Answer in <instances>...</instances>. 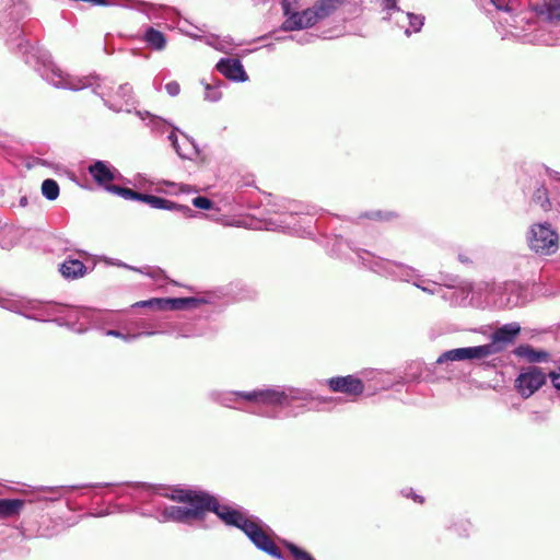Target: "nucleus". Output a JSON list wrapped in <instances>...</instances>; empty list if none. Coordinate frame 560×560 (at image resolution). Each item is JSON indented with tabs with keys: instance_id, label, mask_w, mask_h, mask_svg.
I'll use <instances>...</instances> for the list:
<instances>
[{
	"instance_id": "9d476101",
	"label": "nucleus",
	"mask_w": 560,
	"mask_h": 560,
	"mask_svg": "<svg viewBox=\"0 0 560 560\" xmlns=\"http://www.w3.org/2000/svg\"><path fill=\"white\" fill-rule=\"evenodd\" d=\"M497 352L495 346L492 343L466 347V348H456L451 349L443 352L438 359V364H443L445 362L453 361H474L481 360L488 358L489 355Z\"/></svg>"
},
{
	"instance_id": "6e6552de",
	"label": "nucleus",
	"mask_w": 560,
	"mask_h": 560,
	"mask_svg": "<svg viewBox=\"0 0 560 560\" xmlns=\"http://www.w3.org/2000/svg\"><path fill=\"white\" fill-rule=\"evenodd\" d=\"M558 234L549 223L533 224L528 234L529 248L538 255L549 256L558 248Z\"/></svg>"
},
{
	"instance_id": "4be33fe9",
	"label": "nucleus",
	"mask_w": 560,
	"mask_h": 560,
	"mask_svg": "<svg viewBox=\"0 0 560 560\" xmlns=\"http://www.w3.org/2000/svg\"><path fill=\"white\" fill-rule=\"evenodd\" d=\"M142 40L145 43L148 48L155 51L164 50L167 45V39L164 33L153 26H149L144 30Z\"/></svg>"
},
{
	"instance_id": "f3484780",
	"label": "nucleus",
	"mask_w": 560,
	"mask_h": 560,
	"mask_svg": "<svg viewBox=\"0 0 560 560\" xmlns=\"http://www.w3.org/2000/svg\"><path fill=\"white\" fill-rule=\"evenodd\" d=\"M299 211L292 210L290 212H284L280 214V218L276 222H270V230H281L288 233L296 234L299 236L311 235V231H306V229L302 228L298 224L295 215L299 214Z\"/></svg>"
},
{
	"instance_id": "393cba45",
	"label": "nucleus",
	"mask_w": 560,
	"mask_h": 560,
	"mask_svg": "<svg viewBox=\"0 0 560 560\" xmlns=\"http://www.w3.org/2000/svg\"><path fill=\"white\" fill-rule=\"evenodd\" d=\"M521 331V326L517 323H509L501 327H499L493 334H492V341L493 346L494 343L502 342V343H509L512 342L516 336Z\"/></svg>"
},
{
	"instance_id": "49530a36",
	"label": "nucleus",
	"mask_w": 560,
	"mask_h": 560,
	"mask_svg": "<svg viewBox=\"0 0 560 560\" xmlns=\"http://www.w3.org/2000/svg\"><path fill=\"white\" fill-rule=\"evenodd\" d=\"M19 205L21 207H26L27 206V197L26 196H22L19 200Z\"/></svg>"
},
{
	"instance_id": "0eeeda50",
	"label": "nucleus",
	"mask_w": 560,
	"mask_h": 560,
	"mask_svg": "<svg viewBox=\"0 0 560 560\" xmlns=\"http://www.w3.org/2000/svg\"><path fill=\"white\" fill-rule=\"evenodd\" d=\"M0 307L9 311L20 313L27 318L36 320H50L51 315L55 313L57 306L50 303H43L35 300L27 299H7L0 296Z\"/></svg>"
},
{
	"instance_id": "f03ea898",
	"label": "nucleus",
	"mask_w": 560,
	"mask_h": 560,
	"mask_svg": "<svg viewBox=\"0 0 560 560\" xmlns=\"http://www.w3.org/2000/svg\"><path fill=\"white\" fill-rule=\"evenodd\" d=\"M0 34L7 42L18 40L16 47L24 56L25 62L31 66L39 75L58 89L79 91L92 88L93 93L98 95L104 104L113 92V84L107 79L97 77H72L61 70L51 59L48 50L36 45H31L24 37L16 21L15 7L0 11Z\"/></svg>"
},
{
	"instance_id": "b1692460",
	"label": "nucleus",
	"mask_w": 560,
	"mask_h": 560,
	"mask_svg": "<svg viewBox=\"0 0 560 560\" xmlns=\"http://www.w3.org/2000/svg\"><path fill=\"white\" fill-rule=\"evenodd\" d=\"M59 271L66 279H78L86 273V267L79 259L68 258L60 265Z\"/></svg>"
},
{
	"instance_id": "09e8293b",
	"label": "nucleus",
	"mask_w": 560,
	"mask_h": 560,
	"mask_svg": "<svg viewBox=\"0 0 560 560\" xmlns=\"http://www.w3.org/2000/svg\"><path fill=\"white\" fill-rule=\"evenodd\" d=\"M118 266H124V267H126V268H129V266H127V264H118ZM130 269H133V270H138V271H139V269H136V268H131V267H130ZM140 272H141V273H144V271H143V270H140Z\"/></svg>"
},
{
	"instance_id": "6ab92c4d",
	"label": "nucleus",
	"mask_w": 560,
	"mask_h": 560,
	"mask_svg": "<svg viewBox=\"0 0 560 560\" xmlns=\"http://www.w3.org/2000/svg\"><path fill=\"white\" fill-rule=\"evenodd\" d=\"M530 7L532 11L542 21L560 20V0H537Z\"/></svg>"
},
{
	"instance_id": "603ef678",
	"label": "nucleus",
	"mask_w": 560,
	"mask_h": 560,
	"mask_svg": "<svg viewBox=\"0 0 560 560\" xmlns=\"http://www.w3.org/2000/svg\"><path fill=\"white\" fill-rule=\"evenodd\" d=\"M179 336H180V337H184V338H187V337H189L188 335H185V334H183V335H179Z\"/></svg>"
},
{
	"instance_id": "de8ad7c7",
	"label": "nucleus",
	"mask_w": 560,
	"mask_h": 560,
	"mask_svg": "<svg viewBox=\"0 0 560 560\" xmlns=\"http://www.w3.org/2000/svg\"><path fill=\"white\" fill-rule=\"evenodd\" d=\"M72 313L75 314V316H79V315H85L88 313V311H84V310H73Z\"/></svg>"
},
{
	"instance_id": "c85d7f7f",
	"label": "nucleus",
	"mask_w": 560,
	"mask_h": 560,
	"mask_svg": "<svg viewBox=\"0 0 560 560\" xmlns=\"http://www.w3.org/2000/svg\"><path fill=\"white\" fill-rule=\"evenodd\" d=\"M447 528L459 537H468L472 529V525L469 520L458 517V518L454 520L448 525Z\"/></svg>"
},
{
	"instance_id": "5701e85b",
	"label": "nucleus",
	"mask_w": 560,
	"mask_h": 560,
	"mask_svg": "<svg viewBox=\"0 0 560 560\" xmlns=\"http://www.w3.org/2000/svg\"><path fill=\"white\" fill-rule=\"evenodd\" d=\"M133 9L137 11L143 13L149 20H166L167 13L172 11V9L161 5V4H153V3H137L136 5H132Z\"/></svg>"
},
{
	"instance_id": "f257e3e1",
	"label": "nucleus",
	"mask_w": 560,
	"mask_h": 560,
	"mask_svg": "<svg viewBox=\"0 0 560 560\" xmlns=\"http://www.w3.org/2000/svg\"><path fill=\"white\" fill-rule=\"evenodd\" d=\"M170 498L179 505H166L158 517L160 522H174L189 526L207 528V516L213 512L229 526L240 528L260 551L282 560L283 556L269 536V527L257 516L228 503H221L215 497L196 490L175 489Z\"/></svg>"
},
{
	"instance_id": "1a4fd4ad",
	"label": "nucleus",
	"mask_w": 560,
	"mask_h": 560,
	"mask_svg": "<svg viewBox=\"0 0 560 560\" xmlns=\"http://www.w3.org/2000/svg\"><path fill=\"white\" fill-rule=\"evenodd\" d=\"M492 301L498 307H516L527 302V290L515 281L497 285L492 293Z\"/></svg>"
},
{
	"instance_id": "9b49d317",
	"label": "nucleus",
	"mask_w": 560,
	"mask_h": 560,
	"mask_svg": "<svg viewBox=\"0 0 560 560\" xmlns=\"http://www.w3.org/2000/svg\"><path fill=\"white\" fill-rule=\"evenodd\" d=\"M546 383V374L537 366L524 370L515 380V388L523 398H529Z\"/></svg>"
},
{
	"instance_id": "412c9836",
	"label": "nucleus",
	"mask_w": 560,
	"mask_h": 560,
	"mask_svg": "<svg viewBox=\"0 0 560 560\" xmlns=\"http://www.w3.org/2000/svg\"><path fill=\"white\" fill-rule=\"evenodd\" d=\"M89 173L100 185H105L115 178V170L104 161H96L89 166Z\"/></svg>"
},
{
	"instance_id": "8fccbe9b",
	"label": "nucleus",
	"mask_w": 560,
	"mask_h": 560,
	"mask_svg": "<svg viewBox=\"0 0 560 560\" xmlns=\"http://www.w3.org/2000/svg\"><path fill=\"white\" fill-rule=\"evenodd\" d=\"M215 48L219 49V50H222V51H226V48L223 45L215 46Z\"/></svg>"
},
{
	"instance_id": "cd10ccee",
	"label": "nucleus",
	"mask_w": 560,
	"mask_h": 560,
	"mask_svg": "<svg viewBox=\"0 0 560 560\" xmlns=\"http://www.w3.org/2000/svg\"><path fill=\"white\" fill-rule=\"evenodd\" d=\"M138 115L142 120H144L145 118H149L148 125L152 128L153 131H155L158 133H163L168 128L172 127L166 120H164L163 118H161L159 116L151 115L149 112H145V113L138 112Z\"/></svg>"
},
{
	"instance_id": "37998d69",
	"label": "nucleus",
	"mask_w": 560,
	"mask_h": 560,
	"mask_svg": "<svg viewBox=\"0 0 560 560\" xmlns=\"http://www.w3.org/2000/svg\"><path fill=\"white\" fill-rule=\"evenodd\" d=\"M402 494L407 498H411L412 500H415L416 502H419V503H422L423 499L422 497L418 495L415 493V491L412 489H405L401 491Z\"/></svg>"
},
{
	"instance_id": "2f4dec72",
	"label": "nucleus",
	"mask_w": 560,
	"mask_h": 560,
	"mask_svg": "<svg viewBox=\"0 0 560 560\" xmlns=\"http://www.w3.org/2000/svg\"><path fill=\"white\" fill-rule=\"evenodd\" d=\"M283 546L290 551L295 560H315L307 551L301 549L293 542L282 540Z\"/></svg>"
},
{
	"instance_id": "c9c22d12",
	"label": "nucleus",
	"mask_w": 560,
	"mask_h": 560,
	"mask_svg": "<svg viewBox=\"0 0 560 560\" xmlns=\"http://www.w3.org/2000/svg\"><path fill=\"white\" fill-rule=\"evenodd\" d=\"M192 205L196 208L203 209V210H209L213 206L212 201L209 198L202 197V196H198V197L194 198Z\"/></svg>"
},
{
	"instance_id": "f8f14e48",
	"label": "nucleus",
	"mask_w": 560,
	"mask_h": 560,
	"mask_svg": "<svg viewBox=\"0 0 560 560\" xmlns=\"http://www.w3.org/2000/svg\"><path fill=\"white\" fill-rule=\"evenodd\" d=\"M202 301L196 298L150 299L135 303L133 307H156L159 310H185L199 305Z\"/></svg>"
},
{
	"instance_id": "e433bc0d",
	"label": "nucleus",
	"mask_w": 560,
	"mask_h": 560,
	"mask_svg": "<svg viewBox=\"0 0 560 560\" xmlns=\"http://www.w3.org/2000/svg\"><path fill=\"white\" fill-rule=\"evenodd\" d=\"M362 217L370 218V219H373V220H380V221L386 220L387 221L390 218H393L394 215H393L392 212L373 211V212H370V213H365Z\"/></svg>"
},
{
	"instance_id": "a18cd8bd",
	"label": "nucleus",
	"mask_w": 560,
	"mask_h": 560,
	"mask_svg": "<svg viewBox=\"0 0 560 560\" xmlns=\"http://www.w3.org/2000/svg\"><path fill=\"white\" fill-rule=\"evenodd\" d=\"M148 198H149L148 194H141V192L136 191L133 200L147 203L148 202Z\"/></svg>"
},
{
	"instance_id": "c756f323",
	"label": "nucleus",
	"mask_w": 560,
	"mask_h": 560,
	"mask_svg": "<svg viewBox=\"0 0 560 560\" xmlns=\"http://www.w3.org/2000/svg\"><path fill=\"white\" fill-rule=\"evenodd\" d=\"M42 195L49 201H54L58 198L60 188L55 179L47 178L42 183Z\"/></svg>"
},
{
	"instance_id": "72a5a7b5",
	"label": "nucleus",
	"mask_w": 560,
	"mask_h": 560,
	"mask_svg": "<svg viewBox=\"0 0 560 560\" xmlns=\"http://www.w3.org/2000/svg\"><path fill=\"white\" fill-rule=\"evenodd\" d=\"M106 189L115 195L122 197L124 199H127V200H133L135 192H136L135 190H132L130 188H125V187H120L117 185L107 186Z\"/></svg>"
},
{
	"instance_id": "58836bf2",
	"label": "nucleus",
	"mask_w": 560,
	"mask_h": 560,
	"mask_svg": "<svg viewBox=\"0 0 560 560\" xmlns=\"http://www.w3.org/2000/svg\"><path fill=\"white\" fill-rule=\"evenodd\" d=\"M314 35L313 34H303L302 36L298 37L296 38V42L301 45L303 44H307V43H311L313 39H314ZM278 40H282V39H295V37L293 36H285V37H279L277 38Z\"/></svg>"
},
{
	"instance_id": "4c0bfd02",
	"label": "nucleus",
	"mask_w": 560,
	"mask_h": 560,
	"mask_svg": "<svg viewBox=\"0 0 560 560\" xmlns=\"http://www.w3.org/2000/svg\"><path fill=\"white\" fill-rule=\"evenodd\" d=\"M387 12V16H385L384 19H387V20H394L395 23L400 27V28H404L408 26V20H401V18L399 15H397L396 13L393 12V10H385Z\"/></svg>"
},
{
	"instance_id": "f704fd0d",
	"label": "nucleus",
	"mask_w": 560,
	"mask_h": 560,
	"mask_svg": "<svg viewBox=\"0 0 560 560\" xmlns=\"http://www.w3.org/2000/svg\"><path fill=\"white\" fill-rule=\"evenodd\" d=\"M534 200L535 202L539 203L541 208L547 209L550 205L548 196H547V189L541 186L539 187L535 194H534Z\"/></svg>"
},
{
	"instance_id": "dca6fc26",
	"label": "nucleus",
	"mask_w": 560,
	"mask_h": 560,
	"mask_svg": "<svg viewBox=\"0 0 560 560\" xmlns=\"http://www.w3.org/2000/svg\"><path fill=\"white\" fill-rule=\"evenodd\" d=\"M177 128L172 127V130L167 137L172 147L182 159L194 160L199 154V149L194 139L183 135L182 140H178L176 135Z\"/></svg>"
},
{
	"instance_id": "4468645a",
	"label": "nucleus",
	"mask_w": 560,
	"mask_h": 560,
	"mask_svg": "<svg viewBox=\"0 0 560 560\" xmlns=\"http://www.w3.org/2000/svg\"><path fill=\"white\" fill-rule=\"evenodd\" d=\"M133 105L132 86L128 83L119 85L115 93L112 92L106 101V106L115 112H130Z\"/></svg>"
},
{
	"instance_id": "bb28decb",
	"label": "nucleus",
	"mask_w": 560,
	"mask_h": 560,
	"mask_svg": "<svg viewBox=\"0 0 560 560\" xmlns=\"http://www.w3.org/2000/svg\"><path fill=\"white\" fill-rule=\"evenodd\" d=\"M24 505L20 499H0V518L18 515Z\"/></svg>"
},
{
	"instance_id": "a878e982",
	"label": "nucleus",
	"mask_w": 560,
	"mask_h": 560,
	"mask_svg": "<svg viewBox=\"0 0 560 560\" xmlns=\"http://www.w3.org/2000/svg\"><path fill=\"white\" fill-rule=\"evenodd\" d=\"M515 354L530 363L547 362L550 357V354L547 351L534 349L530 346L517 347L515 350Z\"/></svg>"
},
{
	"instance_id": "473e14b6",
	"label": "nucleus",
	"mask_w": 560,
	"mask_h": 560,
	"mask_svg": "<svg viewBox=\"0 0 560 560\" xmlns=\"http://www.w3.org/2000/svg\"><path fill=\"white\" fill-rule=\"evenodd\" d=\"M205 84V101L208 102H218L222 97V93L220 91V86L222 82L219 84H210V83H203Z\"/></svg>"
},
{
	"instance_id": "c03bdc74",
	"label": "nucleus",
	"mask_w": 560,
	"mask_h": 560,
	"mask_svg": "<svg viewBox=\"0 0 560 560\" xmlns=\"http://www.w3.org/2000/svg\"><path fill=\"white\" fill-rule=\"evenodd\" d=\"M545 172H546V175L549 176L550 178L560 182V173L559 172H557L548 166H545Z\"/></svg>"
},
{
	"instance_id": "39448f33",
	"label": "nucleus",
	"mask_w": 560,
	"mask_h": 560,
	"mask_svg": "<svg viewBox=\"0 0 560 560\" xmlns=\"http://www.w3.org/2000/svg\"><path fill=\"white\" fill-rule=\"evenodd\" d=\"M345 0H317L312 8L301 12L291 9L290 0H282L284 22L281 30L285 32L314 26L317 22L330 16Z\"/></svg>"
},
{
	"instance_id": "79ce46f5",
	"label": "nucleus",
	"mask_w": 560,
	"mask_h": 560,
	"mask_svg": "<svg viewBox=\"0 0 560 560\" xmlns=\"http://www.w3.org/2000/svg\"><path fill=\"white\" fill-rule=\"evenodd\" d=\"M424 282H425V281H424V280H421V278H420V279H418V280H416V281H413V285H415V287H417L418 289H420L421 291L425 292V293L434 294V293H435V291H434L433 289H431V288H429V287L424 285V284H423Z\"/></svg>"
},
{
	"instance_id": "7c9ffc66",
	"label": "nucleus",
	"mask_w": 560,
	"mask_h": 560,
	"mask_svg": "<svg viewBox=\"0 0 560 560\" xmlns=\"http://www.w3.org/2000/svg\"><path fill=\"white\" fill-rule=\"evenodd\" d=\"M155 334H159V331H142V332H139V334H122L121 331L119 330H116V329H109V330H106L105 335L106 336H110V337H116V338H120L125 341H133L136 340L137 338L141 337V336H152V335H155Z\"/></svg>"
},
{
	"instance_id": "423d86ee",
	"label": "nucleus",
	"mask_w": 560,
	"mask_h": 560,
	"mask_svg": "<svg viewBox=\"0 0 560 560\" xmlns=\"http://www.w3.org/2000/svg\"><path fill=\"white\" fill-rule=\"evenodd\" d=\"M358 256L364 266L383 277L412 283L421 278L419 271L408 265L375 257L366 250L358 253Z\"/></svg>"
},
{
	"instance_id": "2eb2a0df",
	"label": "nucleus",
	"mask_w": 560,
	"mask_h": 560,
	"mask_svg": "<svg viewBox=\"0 0 560 560\" xmlns=\"http://www.w3.org/2000/svg\"><path fill=\"white\" fill-rule=\"evenodd\" d=\"M378 2L383 10H393L394 13L401 18V20H408V26L405 27V34L407 36H410L411 33H418L421 31L424 24V16L422 14L404 12L399 7H397L396 0H378Z\"/></svg>"
},
{
	"instance_id": "aec40b11",
	"label": "nucleus",
	"mask_w": 560,
	"mask_h": 560,
	"mask_svg": "<svg viewBox=\"0 0 560 560\" xmlns=\"http://www.w3.org/2000/svg\"><path fill=\"white\" fill-rule=\"evenodd\" d=\"M147 203L153 209L176 211V212L182 213L185 217H192V213H194V211L189 207L178 205L172 200H168V199H165V198H162L159 196L149 195Z\"/></svg>"
},
{
	"instance_id": "ea45409f",
	"label": "nucleus",
	"mask_w": 560,
	"mask_h": 560,
	"mask_svg": "<svg viewBox=\"0 0 560 560\" xmlns=\"http://www.w3.org/2000/svg\"><path fill=\"white\" fill-rule=\"evenodd\" d=\"M165 90L170 96H177L180 92V85L177 81H171L165 84Z\"/></svg>"
},
{
	"instance_id": "a19ab883",
	"label": "nucleus",
	"mask_w": 560,
	"mask_h": 560,
	"mask_svg": "<svg viewBox=\"0 0 560 560\" xmlns=\"http://www.w3.org/2000/svg\"><path fill=\"white\" fill-rule=\"evenodd\" d=\"M552 385L560 390V368L549 373Z\"/></svg>"
},
{
	"instance_id": "7ed1b4c3",
	"label": "nucleus",
	"mask_w": 560,
	"mask_h": 560,
	"mask_svg": "<svg viewBox=\"0 0 560 560\" xmlns=\"http://www.w3.org/2000/svg\"><path fill=\"white\" fill-rule=\"evenodd\" d=\"M210 400L226 407L237 410L247 411L242 407V402L246 401L255 406H273V407H289L293 401L302 400L307 401L313 398L311 390L293 387V386H265L253 390H210L208 393ZM248 412L268 418L279 419L280 411L253 409Z\"/></svg>"
},
{
	"instance_id": "ddd939ff",
	"label": "nucleus",
	"mask_w": 560,
	"mask_h": 560,
	"mask_svg": "<svg viewBox=\"0 0 560 560\" xmlns=\"http://www.w3.org/2000/svg\"><path fill=\"white\" fill-rule=\"evenodd\" d=\"M326 383L331 392L349 396H359L364 390L362 381L353 375L331 377Z\"/></svg>"
},
{
	"instance_id": "a211bd4d",
	"label": "nucleus",
	"mask_w": 560,
	"mask_h": 560,
	"mask_svg": "<svg viewBox=\"0 0 560 560\" xmlns=\"http://www.w3.org/2000/svg\"><path fill=\"white\" fill-rule=\"evenodd\" d=\"M217 70L226 79L235 82H245L248 80L244 67L238 59L222 58L217 63Z\"/></svg>"
},
{
	"instance_id": "20e7f679",
	"label": "nucleus",
	"mask_w": 560,
	"mask_h": 560,
	"mask_svg": "<svg viewBox=\"0 0 560 560\" xmlns=\"http://www.w3.org/2000/svg\"><path fill=\"white\" fill-rule=\"evenodd\" d=\"M491 3L506 14L504 22L508 26L506 34L514 37H522L525 42L540 45H556L557 39L542 30H535V33H527L533 26L530 12L520 11L517 0H490Z\"/></svg>"
},
{
	"instance_id": "3c124183",
	"label": "nucleus",
	"mask_w": 560,
	"mask_h": 560,
	"mask_svg": "<svg viewBox=\"0 0 560 560\" xmlns=\"http://www.w3.org/2000/svg\"><path fill=\"white\" fill-rule=\"evenodd\" d=\"M459 259H460L462 261H467V260L465 259V257H462V256H459Z\"/></svg>"
}]
</instances>
